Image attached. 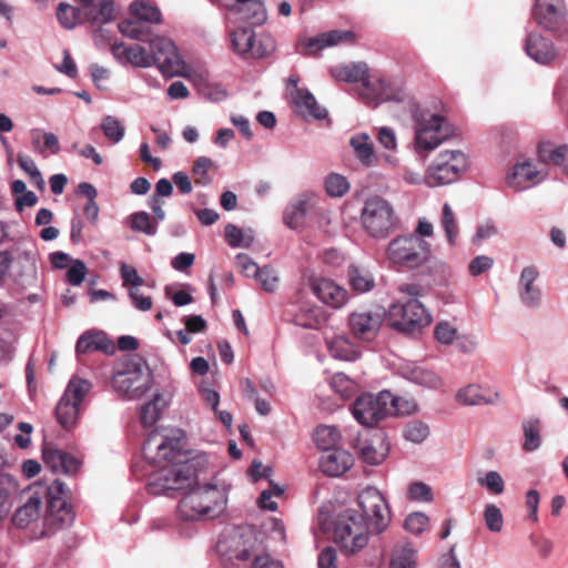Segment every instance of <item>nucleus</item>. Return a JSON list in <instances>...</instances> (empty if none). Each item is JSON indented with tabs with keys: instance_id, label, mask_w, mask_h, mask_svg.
Instances as JSON below:
<instances>
[{
	"instance_id": "1",
	"label": "nucleus",
	"mask_w": 568,
	"mask_h": 568,
	"mask_svg": "<svg viewBox=\"0 0 568 568\" xmlns=\"http://www.w3.org/2000/svg\"><path fill=\"white\" fill-rule=\"evenodd\" d=\"M143 454L159 469L151 486L164 494H184L178 506L182 520H197L219 515L226 503L223 488L213 484L199 485V462L190 458L181 438L152 430L143 444Z\"/></svg>"
},
{
	"instance_id": "2",
	"label": "nucleus",
	"mask_w": 568,
	"mask_h": 568,
	"mask_svg": "<svg viewBox=\"0 0 568 568\" xmlns=\"http://www.w3.org/2000/svg\"><path fill=\"white\" fill-rule=\"evenodd\" d=\"M387 256L394 264L414 270L426 265L430 274L444 277L447 265L432 254L430 244L418 235L398 236L387 246Z\"/></svg>"
},
{
	"instance_id": "3",
	"label": "nucleus",
	"mask_w": 568,
	"mask_h": 568,
	"mask_svg": "<svg viewBox=\"0 0 568 568\" xmlns=\"http://www.w3.org/2000/svg\"><path fill=\"white\" fill-rule=\"evenodd\" d=\"M338 80L346 82H362L366 98L374 101H404L406 92L403 87H396L384 78L372 79L368 67L364 62L342 65L334 70Z\"/></svg>"
},
{
	"instance_id": "4",
	"label": "nucleus",
	"mask_w": 568,
	"mask_h": 568,
	"mask_svg": "<svg viewBox=\"0 0 568 568\" xmlns=\"http://www.w3.org/2000/svg\"><path fill=\"white\" fill-rule=\"evenodd\" d=\"M153 375L146 362L133 355L124 359L114 372L112 385L122 396L140 398L152 386Z\"/></svg>"
},
{
	"instance_id": "5",
	"label": "nucleus",
	"mask_w": 568,
	"mask_h": 568,
	"mask_svg": "<svg viewBox=\"0 0 568 568\" xmlns=\"http://www.w3.org/2000/svg\"><path fill=\"white\" fill-rule=\"evenodd\" d=\"M359 222L369 237L385 240L395 232L398 217L388 200L379 195H373L365 200L361 210Z\"/></svg>"
},
{
	"instance_id": "6",
	"label": "nucleus",
	"mask_w": 568,
	"mask_h": 568,
	"mask_svg": "<svg viewBox=\"0 0 568 568\" xmlns=\"http://www.w3.org/2000/svg\"><path fill=\"white\" fill-rule=\"evenodd\" d=\"M367 523L354 509H346L334 520L333 538L346 554H356L368 542Z\"/></svg>"
},
{
	"instance_id": "7",
	"label": "nucleus",
	"mask_w": 568,
	"mask_h": 568,
	"mask_svg": "<svg viewBox=\"0 0 568 568\" xmlns=\"http://www.w3.org/2000/svg\"><path fill=\"white\" fill-rule=\"evenodd\" d=\"M415 122V145L417 151H433L448 139L450 131L447 121L439 114L427 110L416 109L413 113Z\"/></svg>"
},
{
	"instance_id": "8",
	"label": "nucleus",
	"mask_w": 568,
	"mask_h": 568,
	"mask_svg": "<svg viewBox=\"0 0 568 568\" xmlns=\"http://www.w3.org/2000/svg\"><path fill=\"white\" fill-rule=\"evenodd\" d=\"M468 166V160L459 150H445L438 153L425 174L429 186H439L456 182Z\"/></svg>"
},
{
	"instance_id": "9",
	"label": "nucleus",
	"mask_w": 568,
	"mask_h": 568,
	"mask_svg": "<svg viewBox=\"0 0 568 568\" xmlns=\"http://www.w3.org/2000/svg\"><path fill=\"white\" fill-rule=\"evenodd\" d=\"M358 506L367 527L376 534L383 532L390 523L389 506L383 494L374 488L366 487L358 495Z\"/></svg>"
},
{
	"instance_id": "10",
	"label": "nucleus",
	"mask_w": 568,
	"mask_h": 568,
	"mask_svg": "<svg viewBox=\"0 0 568 568\" xmlns=\"http://www.w3.org/2000/svg\"><path fill=\"white\" fill-rule=\"evenodd\" d=\"M90 388L91 384L85 379L73 378L69 382L55 407L57 420L64 429L74 427L80 414V405Z\"/></svg>"
},
{
	"instance_id": "11",
	"label": "nucleus",
	"mask_w": 568,
	"mask_h": 568,
	"mask_svg": "<svg viewBox=\"0 0 568 568\" xmlns=\"http://www.w3.org/2000/svg\"><path fill=\"white\" fill-rule=\"evenodd\" d=\"M390 326L398 332L414 333L428 325L432 321L429 313L416 298L396 304L390 310Z\"/></svg>"
},
{
	"instance_id": "12",
	"label": "nucleus",
	"mask_w": 568,
	"mask_h": 568,
	"mask_svg": "<svg viewBox=\"0 0 568 568\" xmlns=\"http://www.w3.org/2000/svg\"><path fill=\"white\" fill-rule=\"evenodd\" d=\"M392 393L382 390L378 395L363 394L352 406L355 419L363 426L372 427L388 416Z\"/></svg>"
},
{
	"instance_id": "13",
	"label": "nucleus",
	"mask_w": 568,
	"mask_h": 568,
	"mask_svg": "<svg viewBox=\"0 0 568 568\" xmlns=\"http://www.w3.org/2000/svg\"><path fill=\"white\" fill-rule=\"evenodd\" d=\"M230 38L233 51L245 60L265 58L274 49L270 38L257 39L250 28H239L230 34Z\"/></svg>"
},
{
	"instance_id": "14",
	"label": "nucleus",
	"mask_w": 568,
	"mask_h": 568,
	"mask_svg": "<svg viewBox=\"0 0 568 568\" xmlns=\"http://www.w3.org/2000/svg\"><path fill=\"white\" fill-rule=\"evenodd\" d=\"M152 64H156L164 75L183 74L185 64L178 53L176 47L168 38L156 37L150 40Z\"/></svg>"
},
{
	"instance_id": "15",
	"label": "nucleus",
	"mask_w": 568,
	"mask_h": 568,
	"mask_svg": "<svg viewBox=\"0 0 568 568\" xmlns=\"http://www.w3.org/2000/svg\"><path fill=\"white\" fill-rule=\"evenodd\" d=\"M566 6L564 0H536L532 17L544 29L555 32L565 28Z\"/></svg>"
},
{
	"instance_id": "16",
	"label": "nucleus",
	"mask_w": 568,
	"mask_h": 568,
	"mask_svg": "<svg viewBox=\"0 0 568 568\" xmlns=\"http://www.w3.org/2000/svg\"><path fill=\"white\" fill-rule=\"evenodd\" d=\"M384 321V316L379 312L356 311L348 316V326L352 335L361 341H373Z\"/></svg>"
},
{
	"instance_id": "17",
	"label": "nucleus",
	"mask_w": 568,
	"mask_h": 568,
	"mask_svg": "<svg viewBox=\"0 0 568 568\" xmlns=\"http://www.w3.org/2000/svg\"><path fill=\"white\" fill-rule=\"evenodd\" d=\"M49 500H48V511L49 516L47 520L52 525H68L72 521L73 515L72 509L68 505L64 496L68 494V488L64 483L59 479H55L53 484L49 487Z\"/></svg>"
},
{
	"instance_id": "18",
	"label": "nucleus",
	"mask_w": 568,
	"mask_h": 568,
	"mask_svg": "<svg viewBox=\"0 0 568 568\" xmlns=\"http://www.w3.org/2000/svg\"><path fill=\"white\" fill-rule=\"evenodd\" d=\"M546 173L538 170L530 161H525L514 166L506 181L510 187L524 190L541 181Z\"/></svg>"
},
{
	"instance_id": "19",
	"label": "nucleus",
	"mask_w": 568,
	"mask_h": 568,
	"mask_svg": "<svg viewBox=\"0 0 568 568\" xmlns=\"http://www.w3.org/2000/svg\"><path fill=\"white\" fill-rule=\"evenodd\" d=\"M313 293L325 304L338 308L347 301V292L342 286L328 278L312 281Z\"/></svg>"
},
{
	"instance_id": "20",
	"label": "nucleus",
	"mask_w": 568,
	"mask_h": 568,
	"mask_svg": "<svg viewBox=\"0 0 568 568\" xmlns=\"http://www.w3.org/2000/svg\"><path fill=\"white\" fill-rule=\"evenodd\" d=\"M42 456L44 465L54 474L73 475L80 467V462L75 457L50 446L43 447Z\"/></svg>"
},
{
	"instance_id": "21",
	"label": "nucleus",
	"mask_w": 568,
	"mask_h": 568,
	"mask_svg": "<svg viewBox=\"0 0 568 568\" xmlns=\"http://www.w3.org/2000/svg\"><path fill=\"white\" fill-rule=\"evenodd\" d=\"M111 51L119 61H126L134 67L148 68L152 65L151 53L140 44L125 45L123 42H115L112 44Z\"/></svg>"
},
{
	"instance_id": "22",
	"label": "nucleus",
	"mask_w": 568,
	"mask_h": 568,
	"mask_svg": "<svg viewBox=\"0 0 568 568\" xmlns=\"http://www.w3.org/2000/svg\"><path fill=\"white\" fill-rule=\"evenodd\" d=\"M539 276V272L535 266H527L521 271L519 278V296L521 302L529 306L536 307L541 300V291L535 284Z\"/></svg>"
},
{
	"instance_id": "23",
	"label": "nucleus",
	"mask_w": 568,
	"mask_h": 568,
	"mask_svg": "<svg viewBox=\"0 0 568 568\" xmlns=\"http://www.w3.org/2000/svg\"><path fill=\"white\" fill-rule=\"evenodd\" d=\"M525 50L531 59L541 64L551 62L557 55L552 42L538 33L528 36Z\"/></svg>"
},
{
	"instance_id": "24",
	"label": "nucleus",
	"mask_w": 568,
	"mask_h": 568,
	"mask_svg": "<svg viewBox=\"0 0 568 568\" xmlns=\"http://www.w3.org/2000/svg\"><path fill=\"white\" fill-rule=\"evenodd\" d=\"M353 462L354 458L348 452L335 448L322 457L321 469L328 476H341L352 467Z\"/></svg>"
},
{
	"instance_id": "25",
	"label": "nucleus",
	"mask_w": 568,
	"mask_h": 568,
	"mask_svg": "<svg viewBox=\"0 0 568 568\" xmlns=\"http://www.w3.org/2000/svg\"><path fill=\"white\" fill-rule=\"evenodd\" d=\"M227 11L236 14L239 19L251 27L262 26L267 18L263 0H247L245 3L229 8Z\"/></svg>"
},
{
	"instance_id": "26",
	"label": "nucleus",
	"mask_w": 568,
	"mask_h": 568,
	"mask_svg": "<svg viewBox=\"0 0 568 568\" xmlns=\"http://www.w3.org/2000/svg\"><path fill=\"white\" fill-rule=\"evenodd\" d=\"M354 40V33L351 31H329L317 37L311 38L305 44V55H316L322 49L341 42H351Z\"/></svg>"
},
{
	"instance_id": "27",
	"label": "nucleus",
	"mask_w": 568,
	"mask_h": 568,
	"mask_svg": "<svg viewBox=\"0 0 568 568\" xmlns=\"http://www.w3.org/2000/svg\"><path fill=\"white\" fill-rule=\"evenodd\" d=\"M75 351L78 354H87L97 351L110 353L113 351V344L103 333L87 332L79 337Z\"/></svg>"
},
{
	"instance_id": "28",
	"label": "nucleus",
	"mask_w": 568,
	"mask_h": 568,
	"mask_svg": "<svg viewBox=\"0 0 568 568\" xmlns=\"http://www.w3.org/2000/svg\"><path fill=\"white\" fill-rule=\"evenodd\" d=\"M402 375L412 383L429 388H437L442 384L440 377L435 372L415 364L404 365L402 367Z\"/></svg>"
},
{
	"instance_id": "29",
	"label": "nucleus",
	"mask_w": 568,
	"mask_h": 568,
	"mask_svg": "<svg viewBox=\"0 0 568 568\" xmlns=\"http://www.w3.org/2000/svg\"><path fill=\"white\" fill-rule=\"evenodd\" d=\"M349 144L354 150L356 159L365 166H372L377 158L371 136L366 133L355 134L351 138Z\"/></svg>"
},
{
	"instance_id": "30",
	"label": "nucleus",
	"mask_w": 568,
	"mask_h": 568,
	"mask_svg": "<svg viewBox=\"0 0 568 568\" xmlns=\"http://www.w3.org/2000/svg\"><path fill=\"white\" fill-rule=\"evenodd\" d=\"M326 345L331 355L343 361H355L359 356L358 349L345 335L326 337Z\"/></svg>"
},
{
	"instance_id": "31",
	"label": "nucleus",
	"mask_w": 568,
	"mask_h": 568,
	"mask_svg": "<svg viewBox=\"0 0 568 568\" xmlns=\"http://www.w3.org/2000/svg\"><path fill=\"white\" fill-rule=\"evenodd\" d=\"M568 155V145L556 146L551 142H540L538 145V158L544 164L564 166Z\"/></svg>"
},
{
	"instance_id": "32",
	"label": "nucleus",
	"mask_w": 568,
	"mask_h": 568,
	"mask_svg": "<svg viewBox=\"0 0 568 568\" xmlns=\"http://www.w3.org/2000/svg\"><path fill=\"white\" fill-rule=\"evenodd\" d=\"M41 500L38 497H30L28 501L18 508L12 517V523L18 528H26L40 515Z\"/></svg>"
},
{
	"instance_id": "33",
	"label": "nucleus",
	"mask_w": 568,
	"mask_h": 568,
	"mask_svg": "<svg viewBox=\"0 0 568 568\" xmlns=\"http://www.w3.org/2000/svg\"><path fill=\"white\" fill-rule=\"evenodd\" d=\"M293 101L300 109L315 119L322 120L327 116V111L318 105L314 95L305 89H296L293 93Z\"/></svg>"
},
{
	"instance_id": "34",
	"label": "nucleus",
	"mask_w": 568,
	"mask_h": 568,
	"mask_svg": "<svg viewBox=\"0 0 568 568\" xmlns=\"http://www.w3.org/2000/svg\"><path fill=\"white\" fill-rule=\"evenodd\" d=\"M347 278L352 290L358 294L369 292L375 285L373 275L367 270L355 265L348 267Z\"/></svg>"
},
{
	"instance_id": "35",
	"label": "nucleus",
	"mask_w": 568,
	"mask_h": 568,
	"mask_svg": "<svg viewBox=\"0 0 568 568\" xmlns=\"http://www.w3.org/2000/svg\"><path fill=\"white\" fill-rule=\"evenodd\" d=\"M118 27L119 31L130 39L148 42L151 40L150 27L135 18L123 20Z\"/></svg>"
},
{
	"instance_id": "36",
	"label": "nucleus",
	"mask_w": 568,
	"mask_h": 568,
	"mask_svg": "<svg viewBox=\"0 0 568 568\" xmlns=\"http://www.w3.org/2000/svg\"><path fill=\"white\" fill-rule=\"evenodd\" d=\"M341 439V433L335 426L321 425L314 432V443L325 452L336 448Z\"/></svg>"
},
{
	"instance_id": "37",
	"label": "nucleus",
	"mask_w": 568,
	"mask_h": 568,
	"mask_svg": "<svg viewBox=\"0 0 568 568\" xmlns=\"http://www.w3.org/2000/svg\"><path fill=\"white\" fill-rule=\"evenodd\" d=\"M327 321V315L321 307L301 310L296 315V323L305 328L317 329Z\"/></svg>"
},
{
	"instance_id": "38",
	"label": "nucleus",
	"mask_w": 568,
	"mask_h": 568,
	"mask_svg": "<svg viewBox=\"0 0 568 568\" xmlns=\"http://www.w3.org/2000/svg\"><path fill=\"white\" fill-rule=\"evenodd\" d=\"M130 13L142 22L160 23L161 12L158 8L144 2L135 1L130 6Z\"/></svg>"
},
{
	"instance_id": "39",
	"label": "nucleus",
	"mask_w": 568,
	"mask_h": 568,
	"mask_svg": "<svg viewBox=\"0 0 568 568\" xmlns=\"http://www.w3.org/2000/svg\"><path fill=\"white\" fill-rule=\"evenodd\" d=\"M308 209L306 200L300 199L295 203L291 204L284 213V222L290 229L300 227L305 219Z\"/></svg>"
},
{
	"instance_id": "40",
	"label": "nucleus",
	"mask_w": 568,
	"mask_h": 568,
	"mask_svg": "<svg viewBox=\"0 0 568 568\" xmlns=\"http://www.w3.org/2000/svg\"><path fill=\"white\" fill-rule=\"evenodd\" d=\"M525 442L523 445L524 450L534 452L541 443L540 438V422L539 419H528L523 424Z\"/></svg>"
},
{
	"instance_id": "41",
	"label": "nucleus",
	"mask_w": 568,
	"mask_h": 568,
	"mask_svg": "<svg viewBox=\"0 0 568 568\" xmlns=\"http://www.w3.org/2000/svg\"><path fill=\"white\" fill-rule=\"evenodd\" d=\"M129 226L134 232L144 233L146 235H155L158 232L156 222H152L150 215L144 212H135L129 216Z\"/></svg>"
},
{
	"instance_id": "42",
	"label": "nucleus",
	"mask_w": 568,
	"mask_h": 568,
	"mask_svg": "<svg viewBox=\"0 0 568 568\" xmlns=\"http://www.w3.org/2000/svg\"><path fill=\"white\" fill-rule=\"evenodd\" d=\"M329 385L332 389L343 398H349L357 390L356 383L344 373H336L331 377Z\"/></svg>"
},
{
	"instance_id": "43",
	"label": "nucleus",
	"mask_w": 568,
	"mask_h": 568,
	"mask_svg": "<svg viewBox=\"0 0 568 568\" xmlns=\"http://www.w3.org/2000/svg\"><path fill=\"white\" fill-rule=\"evenodd\" d=\"M325 191L332 197H342L349 190V183L344 175L331 173L325 179Z\"/></svg>"
},
{
	"instance_id": "44",
	"label": "nucleus",
	"mask_w": 568,
	"mask_h": 568,
	"mask_svg": "<svg viewBox=\"0 0 568 568\" xmlns=\"http://www.w3.org/2000/svg\"><path fill=\"white\" fill-rule=\"evenodd\" d=\"M213 166V161L207 156H200L193 162L192 175L197 185H207L212 182L209 171Z\"/></svg>"
},
{
	"instance_id": "45",
	"label": "nucleus",
	"mask_w": 568,
	"mask_h": 568,
	"mask_svg": "<svg viewBox=\"0 0 568 568\" xmlns=\"http://www.w3.org/2000/svg\"><path fill=\"white\" fill-rule=\"evenodd\" d=\"M101 130L103 134L112 142L118 143L124 136V126L116 118L106 115L102 119Z\"/></svg>"
},
{
	"instance_id": "46",
	"label": "nucleus",
	"mask_w": 568,
	"mask_h": 568,
	"mask_svg": "<svg viewBox=\"0 0 568 568\" xmlns=\"http://www.w3.org/2000/svg\"><path fill=\"white\" fill-rule=\"evenodd\" d=\"M388 416L398 415H410L416 412L417 404L415 399L407 398L404 396H394L392 394V400L389 402Z\"/></svg>"
},
{
	"instance_id": "47",
	"label": "nucleus",
	"mask_w": 568,
	"mask_h": 568,
	"mask_svg": "<svg viewBox=\"0 0 568 568\" xmlns=\"http://www.w3.org/2000/svg\"><path fill=\"white\" fill-rule=\"evenodd\" d=\"M389 568H416V551L410 547L396 549Z\"/></svg>"
},
{
	"instance_id": "48",
	"label": "nucleus",
	"mask_w": 568,
	"mask_h": 568,
	"mask_svg": "<svg viewBox=\"0 0 568 568\" xmlns=\"http://www.w3.org/2000/svg\"><path fill=\"white\" fill-rule=\"evenodd\" d=\"M161 395L156 394L154 398L146 403L140 413V419L144 427L153 426L159 419L161 407L159 406V402L161 400Z\"/></svg>"
},
{
	"instance_id": "49",
	"label": "nucleus",
	"mask_w": 568,
	"mask_h": 568,
	"mask_svg": "<svg viewBox=\"0 0 568 568\" xmlns=\"http://www.w3.org/2000/svg\"><path fill=\"white\" fill-rule=\"evenodd\" d=\"M428 435H429L428 426L420 420L409 422L404 429L405 438L407 440H410V442L417 443V444L425 440Z\"/></svg>"
},
{
	"instance_id": "50",
	"label": "nucleus",
	"mask_w": 568,
	"mask_h": 568,
	"mask_svg": "<svg viewBox=\"0 0 568 568\" xmlns=\"http://www.w3.org/2000/svg\"><path fill=\"white\" fill-rule=\"evenodd\" d=\"M442 225L446 232L448 242L454 244L458 234V225L455 214L448 203H445L443 206Z\"/></svg>"
},
{
	"instance_id": "51",
	"label": "nucleus",
	"mask_w": 568,
	"mask_h": 568,
	"mask_svg": "<svg viewBox=\"0 0 568 568\" xmlns=\"http://www.w3.org/2000/svg\"><path fill=\"white\" fill-rule=\"evenodd\" d=\"M484 518L487 528L493 532H500L503 529L504 518L500 509L494 505L488 504L485 507Z\"/></svg>"
},
{
	"instance_id": "52",
	"label": "nucleus",
	"mask_w": 568,
	"mask_h": 568,
	"mask_svg": "<svg viewBox=\"0 0 568 568\" xmlns=\"http://www.w3.org/2000/svg\"><path fill=\"white\" fill-rule=\"evenodd\" d=\"M59 22L67 29L73 28L79 20V10L70 4L60 3L57 9Z\"/></svg>"
},
{
	"instance_id": "53",
	"label": "nucleus",
	"mask_w": 568,
	"mask_h": 568,
	"mask_svg": "<svg viewBox=\"0 0 568 568\" xmlns=\"http://www.w3.org/2000/svg\"><path fill=\"white\" fill-rule=\"evenodd\" d=\"M478 484L485 486L494 495H499L505 490V481L500 474L495 470H490L485 477L478 478Z\"/></svg>"
},
{
	"instance_id": "54",
	"label": "nucleus",
	"mask_w": 568,
	"mask_h": 568,
	"mask_svg": "<svg viewBox=\"0 0 568 568\" xmlns=\"http://www.w3.org/2000/svg\"><path fill=\"white\" fill-rule=\"evenodd\" d=\"M457 398L467 405H480L483 403H487L481 394L480 387L477 385H468L460 389L457 394Z\"/></svg>"
},
{
	"instance_id": "55",
	"label": "nucleus",
	"mask_w": 568,
	"mask_h": 568,
	"mask_svg": "<svg viewBox=\"0 0 568 568\" xmlns=\"http://www.w3.org/2000/svg\"><path fill=\"white\" fill-rule=\"evenodd\" d=\"M255 278L258 281L261 287L265 292L270 293L274 292L277 288L280 282L276 272L268 266L262 267Z\"/></svg>"
},
{
	"instance_id": "56",
	"label": "nucleus",
	"mask_w": 568,
	"mask_h": 568,
	"mask_svg": "<svg viewBox=\"0 0 568 568\" xmlns=\"http://www.w3.org/2000/svg\"><path fill=\"white\" fill-rule=\"evenodd\" d=\"M225 240L232 247L248 246L251 239L245 240L243 231L234 224L225 226Z\"/></svg>"
},
{
	"instance_id": "57",
	"label": "nucleus",
	"mask_w": 568,
	"mask_h": 568,
	"mask_svg": "<svg viewBox=\"0 0 568 568\" xmlns=\"http://www.w3.org/2000/svg\"><path fill=\"white\" fill-rule=\"evenodd\" d=\"M434 335L439 343L449 345L456 338L457 329L448 322H440L435 326Z\"/></svg>"
},
{
	"instance_id": "58",
	"label": "nucleus",
	"mask_w": 568,
	"mask_h": 568,
	"mask_svg": "<svg viewBox=\"0 0 568 568\" xmlns=\"http://www.w3.org/2000/svg\"><path fill=\"white\" fill-rule=\"evenodd\" d=\"M85 274H87L85 264L82 261L77 260L72 263L70 268L67 271L65 280L69 284L78 286L83 282Z\"/></svg>"
},
{
	"instance_id": "59",
	"label": "nucleus",
	"mask_w": 568,
	"mask_h": 568,
	"mask_svg": "<svg viewBox=\"0 0 568 568\" xmlns=\"http://www.w3.org/2000/svg\"><path fill=\"white\" fill-rule=\"evenodd\" d=\"M428 518L422 513H413L405 519V528L412 534H420L427 526Z\"/></svg>"
},
{
	"instance_id": "60",
	"label": "nucleus",
	"mask_w": 568,
	"mask_h": 568,
	"mask_svg": "<svg viewBox=\"0 0 568 568\" xmlns=\"http://www.w3.org/2000/svg\"><path fill=\"white\" fill-rule=\"evenodd\" d=\"M120 271L124 286L130 285L131 287L138 288L144 283L143 278L138 274L135 267L122 264Z\"/></svg>"
},
{
	"instance_id": "61",
	"label": "nucleus",
	"mask_w": 568,
	"mask_h": 568,
	"mask_svg": "<svg viewBox=\"0 0 568 568\" xmlns=\"http://www.w3.org/2000/svg\"><path fill=\"white\" fill-rule=\"evenodd\" d=\"M494 264V260L486 255L476 256L468 265V272L471 276H478L488 271Z\"/></svg>"
},
{
	"instance_id": "62",
	"label": "nucleus",
	"mask_w": 568,
	"mask_h": 568,
	"mask_svg": "<svg viewBox=\"0 0 568 568\" xmlns=\"http://www.w3.org/2000/svg\"><path fill=\"white\" fill-rule=\"evenodd\" d=\"M236 263L245 276L256 277L262 268L245 254H239L236 256Z\"/></svg>"
},
{
	"instance_id": "63",
	"label": "nucleus",
	"mask_w": 568,
	"mask_h": 568,
	"mask_svg": "<svg viewBox=\"0 0 568 568\" xmlns=\"http://www.w3.org/2000/svg\"><path fill=\"white\" fill-rule=\"evenodd\" d=\"M409 497L414 500L429 501L432 499V489L424 483H414L408 489Z\"/></svg>"
},
{
	"instance_id": "64",
	"label": "nucleus",
	"mask_w": 568,
	"mask_h": 568,
	"mask_svg": "<svg viewBox=\"0 0 568 568\" xmlns=\"http://www.w3.org/2000/svg\"><path fill=\"white\" fill-rule=\"evenodd\" d=\"M337 554L333 547L324 548L317 559L318 568H336Z\"/></svg>"
}]
</instances>
